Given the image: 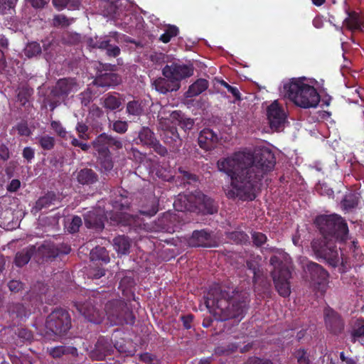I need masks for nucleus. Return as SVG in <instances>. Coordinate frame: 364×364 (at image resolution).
Wrapping results in <instances>:
<instances>
[{
    "label": "nucleus",
    "mask_w": 364,
    "mask_h": 364,
    "mask_svg": "<svg viewBox=\"0 0 364 364\" xmlns=\"http://www.w3.org/2000/svg\"><path fill=\"white\" fill-rule=\"evenodd\" d=\"M276 164L274 154L264 147L255 154L250 151H239L221 157L217 161L218 170L230 179L225 190L229 199L252 201L256 198V188L264 176Z\"/></svg>",
    "instance_id": "obj_1"
},
{
    "label": "nucleus",
    "mask_w": 364,
    "mask_h": 364,
    "mask_svg": "<svg viewBox=\"0 0 364 364\" xmlns=\"http://www.w3.org/2000/svg\"><path fill=\"white\" fill-rule=\"evenodd\" d=\"M112 294L109 291L92 290L85 302L75 301L73 305L80 314L94 323H100L105 313L112 325H134L135 316L132 310L123 299H111Z\"/></svg>",
    "instance_id": "obj_2"
},
{
    "label": "nucleus",
    "mask_w": 364,
    "mask_h": 364,
    "mask_svg": "<svg viewBox=\"0 0 364 364\" xmlns=\"http://www.w3.org/2000/svg\"><path fill=\"white\" fill-rule=\"evenodd\" d=\"M204 299L207 308L219 310L223 320L235 318L238 322L245 317L250 302L247 292L230 282L213 284Z\"/></svg>",
    "instance_id": "obj_3"
},
{
    "label": "nucleus",
    "mask_w": 364,
    "mask_h": 364,
    "mask_svg": "<svg viewBox=\"0 0 364 364\" xmlns=\"http://www.w3.org/2000/svg\"><path fill=\"white\" fill-rule=\"evenodd\" d=\"M92 144L97 156V165L100 172L102 175H108L112 171L114 164L110 149H122L124 146L122 139L103 132L92 141Z\"/></svg>",
    "instance_id": "obj_4"
},
{
    "label": "nucleus",
    "mask_w": 364,
    "mask_h": 364,
    "mask_svg": "<svg viewBox=\"0 0 364 364\" xmlns=\"http://www.w3.org/2000/svg\"><path fill=\"white\" fill-rule=\"evenodd\" d=\"M173 207L177 211H188L202 215H213L218 212L215 202L199 191L178 194L173 202Z\"/></svg>",
    "instance_id": "obj_5"
},
{
    "label": "nucleus",
    "mask_w": 364,
    "mask_h": 364,
    "mask_svg": "<svg viewBox=\"0 0 364 364\" xmlns=\"http://www.w3.org/2000/svg\"><path fill=\"white\" fill-rule=\"evenodd\" d=\"M314 224L322 235L321 238L333 239L339 242H346L348 240V224L340 215H318L314 220Z\"/></svg>",
    "instance_id": "obj_6"
},
{
    "label": "nucleus",
    "mask_w": 364,
    "mask_h": 364,
    "mask_svg": "<svg viewBox=\"0 0 364 364\" xmlns=\"http://www.w3.org/2000/svg\"><path fill=\"white\" fill-rule=\"evenodd\" d=\"M284 88L288 98L300 107H316L320 102V95L316 89L299 79L292 80L284 85Z\"/></svg>",
    "instance_id": "obj_7"
},
{
    "label": "nucleus",
    "mask_w": 364,
    "mask_h": 364,
    "mask_svg": "<svg viewBox=\"0 0 364 364\" xmlns=\"http://www.w3.org/2000/svg\"><path fill=\"white\" fill-rule=\"evenodd\" d=\"M271 252H275L278 255H272L269 259V264L273 267L271 271L275 289L278 294L282 297H288L291 294L290 279L291 278V272L284 262L283 259L285 254L274 247L271 248Z\"/></svg>",
    "instance_id": "obj_8"
},
{
    "label": "nucleus",
    "mask_w": 364,
    "mask_h": 364,
    "mask_svg": "<svg viewBox=\"0 0 364 364\" xmlns=\"http://www.w3.org/2000/svg\"><path fill=\"white\" fill-rule=\"evenodd\" d=\"M124 332L120 329L114 330L111 338L100 336L90 351V357L95 360H102L110 355L116 349L119 353H126L127 348L124 339Z\"/></svg>",
    "instance_id": "obj_9"
},
{
    "label": "nucleus",
    "mask_w": 364,
    "mask_h": 364,
    "mask_svg": "<svg viewBox=\"0 0 364 364\" xmlns=\"http://www.w3.org/2000/svg\"><path fill=\"white\" fill-rule=\"evenodd\" d=\"M111 204L113 208L112 212L116 211V213H109V218L114 224L127 226L129 228L136 226V217L124 212L130 205V200L127 196L122 193L115 194L111 200Z\"/></svg>",
    "instance_id": "obj_10"
},
{
    "label": "nucleus",
    "mask_w": 364,
    "mask_h": 364,
    "mask_svg": "<svg viewBox=\"0 0 364 364\" xmlns=\"http://www.w3.org/2000/svg\"><path fill=\"white\" fill-rule=\"evenodd\" d=\"M337 240L319 238L311 242L313 252L318 259L325 260L330 266L337 267L341 260L340 248L337 247Z\"/></svg>",
    "instance_id": "obj_11"
},
{
    "label": "nucleus",
    "mask_w": 364,
    "mask_h": 364,
    "mask_svg": "<svg viewBox=\"0 0 364 364\" xmlns=\"http://www.w3.org/2000/svg\"><path fill=\"white\" fill-rule=\"evenodd\" d=\"M45 326L48 333L65 335L72 326L70 316L66 310L56 308L47 316Z\"/></svg>",
    "instance_id": "obj_12"
},
{
    "label": "nucleus",
    "mask_w": 364,
    "mask_h": 364,
    "mask_svg": "<svg viewBox=\"0 0 364 364\" xmlns=\"http://www.w3.org/2000/svg\"><path fill=\"white\" fill-rule=\"evenodd\" d=\"M117 43L118 33L116 31L102 37L90 38L87 41L90 48L105 50L106 55L110 58H117L120 55L121 50Z\"/></svg>",
    "instance_id": "obj_13"
},
{
    "label": "nucleus",
    "mask_w": 364,
    "mask_h": 364,
    "mask_svg": "<svg viewBox=\"0 0 364 364\" xmlns=\"http://www.w3.org/2000/svg\"><path fill=\"white\" fill-rule=\"evenodd\" d=\"M189 246L192 247L211 248L218 245L213 232L207 229L196 230L188 240Z\"/></svg>",
    "instance_id": "obj_14"
},
{
    "label": "nucleus",
    "mask_w": 364,
    "mask_h": 364,
    "mask_svg": "<svg viewBox=\"0 0 364 364\" xmlns=\"http://www.w3.org/2000/svg\"><path fill=\"white\" fill-rule=\"evenodd\" d=\"M194 68L191 65H185L177 63H172L166 65L162 69V74L164 77L171 78L176 82L181 83L183 79L193 75Z\"/></svg>",
    "instance_id": "obj_15"
},
{
    "label": "nucleus",
    "mask_w": 364,
    "mask_h": 364,
    "mask_svg": "<svg viewBox=\"0 0 364 364\" xmlns=\"http://www.w3.org/2000/svg\"><path fill=\"white\" fill-rule=\"evenodd\" d=\"M78 89L79 85L75 78L64 77L57 81L50 95L54 97L65 100L70 94L77 92Z\"/></svg>",
    "instance_id": "obj_16"
},
{
    "label": "nucleus",
    "mask_w": 364,
    "mask_h": 364,
    "mask_svg": "<svg viewBox=\"0 0 364 364\" xmlns=\"http://www.w3.org/2000/svg\"><path fill=\"white\" fill-rule=\"evenodd\" d=\"M323 319L326 329L334 335H338L344 329L345 323L341 315L330 306L323 309Z\"/></svg>",
    "instance_id": "obj_17"
},
{
    "label": "nucleus",
    "mask_w": 364,
    "mask_h": 364,
    "mask_svg": "<svg viewBox=\"0 0 364 364\" xmlns=\"http://www.w3.org/2000/svg\"><path fill=\"white\" fill-rule=\"evenodd\" d=\"M267 112L271 129L279 130L284 127L287 115L283 108L279 105L277 101L272 102L267 107Z\"/></svg>",
    "instance_id": "obj_18"
},
{
    "label": "nucleus",
    "mask_w": 364,
    "mask_h": 364,
    "mask_svg": "<svg viewBox=\"0 0 364 364\" xmlns=\"http://www.w3.org/2000/svg\"><path fill=\"white\" fill-rule=\"evenodd\" d=\"M306 277L314 284L321 285L327 282L328 272L319 264L314 262H309L305 267Z\"/></svg>",
    "instance_id": "obj_19"
},
{
    "label": "nucleus",
    "mask_w": 364,
    "mask_h": 364,
    "mask_svg": "<svg viewBox=\"0 0 364 364\" xmlns=\"http://www.w3.org/2000/svg\"><path fill=\"white\" fill-rule=\"evenodd\" d=\"M39 250L43 257L53 260L58 257L69 254L71 248L65 243L46 242L39 247Z\"/></svg>",
    "instance_id": "obj_20"
},
{
    "label": "nucleus",
    "mask_w": 364,
    "mask_h": 364,
    "mask_svg": "<svg viewBox=\"0 0 364 364\" xmlns=\"http://www.w3.org/2000/svg\"><path fill=\"white\" fill-rule=\"evenodd\" d=\"M160 136L163 141L168 146L172 151L178 150L182 145L183 140L175 124L162 126Z\"/></svg>",
    "instance_id": "obj_21"
},
{
    "label": "nucleus",
    "mask_w": 364,
    "mask_h": 364,
    "mask_svg": "<svg viewBox=\"0 0 364 364\" xmlns=\"http://www.w3.org/2000/svg\"><path fill=\"white\" fill-rule=\"evenodd\" d=\"M106 219L107 216L105 214L104 210L100 208L88 211L84 215V221L86 227L97 231L103 230Z\"/></svg>",
    "instance_id": "obj_22"
},
{
    "label": "nucleus",
    "mask_w": 364,
    "mask_h": 364,
    "mask_svg": "<svg viewBox=\"0 0 364 364\" xmlns=\"http://www.w3.org/2000/svg\"><path fill=\"white\" fill-rule=\"evenodd\" d=\"M218 141V135L210 129H203L200 131L198 138L200 147L206 151L215 149Z\"/></svg>",
    "instance_id": "obj_23"
},
{
    "label": "nucleus",
    "mask_w": 364,
    "mask_h": 364,
    "mask_svg": "<svg viewBox=\"0 0 364 364\" xmlns=\"http://www.w3.org/2000/svg\"><path fill=\"white\" fill-rule=\"evenodd\" d=\"M348 16L343 23L351 31H362L364 28V16L355 11L346 10Z\"/></svg>",
    "instance_id": "obj_24"
},
{
    "label": "nucleus",
    "mask_w": 364,
    "mask_h": 364,
    "mask_svg": "<svg viewBox=\"0 0 364 364\" xmlns=\"http://www.w3.org/2000/svg\"><path fill=\"white\" fill-rule=\"evenodd\" d=\"M153 85L155 90L161 94L175 92L181 87V83L174 82L173 80L168 77H159L156 79Z\"/></svg>",
    "instance_id": "obj_25"
},
{
    "label": "nucleus",
    "mask_w": 364,
    "mask_h": 364,
    "mask_svg": "<svg viewBox=\"0 0 364 364\" xmlns=\"http://www.w3.org/2000/svg\"><path fill=\"white\" fill-rule=\"evenodd\" d=\"M121 81L120 76L114 73H97L94 80V84L98 87H107L118 85Z\"/></svg>",
    "instance_id": "obj_26"
},
{
    "label": "nucleus",
    "mask_w": 364,
    "mask_h": 364,
    "mask_svg": "<svg viewBox=\"0 0 364 364\" xmlns=\"http://www.w3.org/2000/svg\"><path fill=\"white\" fill-rule=\"evenodd\" d=\"M170 117L171 123L178 125L185 132L192 129L194 125V120L190 117H187L181 110L173 111Z\"/></svg>",
    "instance_id": "obj_27"
},
{
    "label": "nucleus",
    "mask_w": 364,
    "mask_h": 364,
    "mask_svg": "<svg viewBox=\"0 0 364 364\" xmlns=\"http://www.w3.org/2000/svg\"><path fill=\"white\" fill-rule=\"evenodd\" d=\"M145 101L136 97L129 101L126 105V113L129 117H139L145 113Z\"/></svg>",
    "instance_id": "obj_28"
},
{
    "label": "nucleus",
    "mask_w": 364,
    "mask_h": 364,
    "mask_svg": "<svg viewBox=\"0 0 364 364\" xmlns=\"http://www.w3.org/2000/svg\"><path fill=\"white\" fill-rule=\"evenodd\" d=\"M57 200V195L53 191H49L36 200L31 212L36 214L43 209L48 208L51 205H54Z\"/></svg>",
    "instance_id": "obj_29"
},
{
    "label": "nucleus",
    "mask_w": 364,
    "mask_h": 364,
    "mask_svg": "<svg viewBox=\"0 0 364 364\" xmlns=\"http://www.w3.org/2000/svg\"><path fill=\"white\" fill-rule=\"evenodd\" d=\"M77 181L82 185L91 186L99 181V176L92 168H84L77 172Z\"/></svg>",
    "instance_id": "obj_30"
},
{
    "label": "nucleus",
    "mask_w": 364,
    "mask_h": 364,
    "mask_svg": "<svg viewBox=\"0 0 364 364\" xmlns=\"http://www.w3.org/2000/svg\"><path fill=\"white\" fill-rule=\"evenodd\" d=\"M48 353L53 358H60L64 355L77 356V349L74 346H58L47 348Z\"/></svg>",
    "instance_id": "obj_31"
},
{
    "label": "nucleus",
    "mask_w": 364,
    "mask_h": 364,
    "mask_svg": "<svg viewBox=\"0 0 364 364\" xmlns=\"http://www.w3.org/2000/svg\"><path fill=\"white\" fill-rule=\"evenodd\" d=\"M156 139L155 134L149 127H142L139 131L138 137L135 140L137 144H141L149 147Z\"/></svg>",
    "instance_id": "obj_32"
},
{
    "label": "nucleus",
    "mask_w": 364,
    "mask_h": 364,
    "mask_svg": "<svg viewBox=\"0 0 364 364\" xmlns=\"http://www.w3.org/2000/svg\"><path fill=\"white\" fill-rule=\"evenodd\" d=\"M208 86L209 82L207 80L199 78L189 86L188 90L185 93V96L186 97L198 96L205 91L208 88Z\"/></svg>",
    "instance_id": "obj_33"
},
{
    "label": "nucleus",
    "mask_w": 364,
    "mask_h": 364,
    "mask_svg": "<svg viewBox=\"0 0 364 364\" xmlns=\"http://www.w3.org/2000/svg\"><path fill=\"white\" fill-rule=\"evenodd\" d=\"M122 101L123 98L119 93H108L105 96L103 106L107 109L114 111L122 106Z\"/></svg>",
    "instance_id": "obj_34"
},
{
    "label": "nucleus",
    "mask_w": 364,
    "mask_h": 364,
    "mask_svg": "<svg viewBox=\"0 0 364 364\" xmlns=\"http://www.w3.org/2000/svg\"><path fill=\"white\" fill-rule=\"evenodd\" d=\"M113 247L119 255H127L129 252L131 243L127 237L119 235L113 239Z\"/></svg>",
    "instance_id": "obj_35"
},
{
    "label": "nucleus",
    "mask_w": 364,
    "mask_h": 364,
    "mask_svg": "<svg viewBox=\"0 0 364 364\" xmlns=\"http://www.w3.org/2000/svg\"><path fill=\"white\" fill-rule=\"evenodd\" d=\"M8 311L13 317H26L32 313L31 309H27L23 304L11 303L8 306Z\"/></svg>",
    "instance_id": "obj_36"
},
{
    "label": "nucleus",
    "mask_w": 364,
    "mask_h": 364,
    "mask_svg": "<svg viewBox=\"0 0 364 364\" xmlns=\"http://www.w3.org/2000/svg\"><path fill=\"white\" fill-rule=\"evenodd\" d=\"M33 252L34 247L23 249L21 251L18 252L16 254L14 259L15 264L18 267H21L28 264L33 254Z\"/></svg>",
    "instance_id": "obj_37"
},
{
    "label": "nucleus",
    "mask_w": 364,
    "mask_h": 364,
    "mask_svg": "<svg viewBox=\"0 0 364 364\" xmlns=\"http://www.w3.org/2000/svg\"><path fill=\"white\" fill-rule=\"evenodd\" d=\"M246 267L252 274V282L257 284L262 278L263 272L260 269L259 264L255 259H247L246 261Z\"/></svg>",
    "instance_id": "obj_38"
},
{
    "label": "nucleus",
    "mask_w": 364,
    "mask_h": 364,
    "mask_svg": "<svg viewBox=\"0 0 364 364\" xmlns=\"http://www.w3.org/2000/svg\"><path fill=\"white\" fill-rule=\"evenodd\" d=\"M103 12L106 16L116 18L118 16L119 2L120 0H102Z\"/></svg>",
    "instance_id": "obj_39"
},
{
    "label": "nucleus",
    "mask_w": 364,
    "mask_h": 364,
    "mask_svg": "<svg viewBox=\"0 0 364 364\" xmlns=\"http://www.w3.org/2000/svg\"><path fill=\"white\" fill-rule=\"evenodd\" d=\"M90 259L92 261H102L107 264L110 261L109 252L104 247L97 246L90 252Z\"/></svg>",
    "instance_id": "obj_40"
},
{
    "label": "nucleus",
    "mask_w": 364,
    "mask_h": 364,
    "mask_svg": "<svg viewBox=\"0 0 364 364\" xmlns=\"http://www.w3.org/2000/svg\"><path fill=\"white\" fill-rule=\"evenodd\" d=\"M226 237L235 244L245 245L249 242L248 235L242 230L225 232Z\"/></svg>",
    "instance_id": "obj_41"
},
{
    "label": "nucleus",
    "mask_w": 364,
    "mask_h": 364,
    "mask_svg": "<svg viewBox=\"0 0 364 364\" xmlns=\"http://www.w3.org/2000/svg\"><path fill=\"white\" fill-rule=\"evenodd\" d=\"M33 93V90L28 87H22L17 94V101L24 107H29L30 98Z\"/></svg>",
    "instance_id": "obj_42"
},
{
    "label": "nucleus",
    "mask_w": 364,
    "mask_h": 364,
    "mask_svg": "<svg viewBox=\"0 0 364 364\" xmlns=\"http://www.w3.org/2000/svg\"><path fill=\"white\" fill-rule=\"evenodd\" d=\"M37 144L45 151L52 150L55 145V139L53 136L44 134L36 138Z\"/></svg>",
    "instance_id": "obj_43"
},
{
    "label": "nucleus",
    "mask_w": 364,
    "mask_h": 364,
    "mask_svg": "<svg viewBox=\"0 0 364 364\" xmlns=\"http://www.w3.org/2000/svg\"><path fill=\"white\" fill-rule=\"evenodd\" d=\"M23 51L27 58H31L40 55L42 52V48L40 43L32 41L27 43Z\"/></svg>",
    "instance_id": "obj_44"
},
{
    "label": "nucleus",
    "mask_w": 364,
    "mask_h": 364,
    "mask_svg": "<svg viewBox=\"0 0 364 364\" xmlns=\"http://www.w3.org/2000/svg\"><path fill=\"white\" fill-rule=\"evenodd\" d=\"M178 33L179 29L176 26L168 25L165 29L164 33L161 35L159 40L164 43H167L170 42L173 37L178 36Z\"/></svg>",
    "instance_id": "obj_45"
},
{
    "label": "nucleus",
    "mask_w": 364,
    "mask_h": 364,
    "mask_svg": "<svg viewBox=\"0 0 364 364\" xmlns=\"http://www.w3.org/2000/svg\"><path fill=\"white\" fill-rule=\"evenodd\" d=\"M358 197L354 193H350L345 196L342 200V205L345 210H348L356 208L358 205Z\"/></svg>",
    "instance_id": "obj_46"
},
{
    "label": "nucleus",
    "mask_w": 364,
    "mask_h": 364,
    "mask_svg": "<svg viewBox=\"0 0 364 364\" xmlns=\"http://www.w3.org/2000/svg\"><path fill=\"white\" fill-rule=\"evenodd\" d=\"M158 203L155 198H152L150 201V208H147L146 206L142 207V208L139 210L141 215L152 217L156 214L158 212Z\"/></svg>",
    "instance_id": "obj_47"
},
{
    "label": "nucleus",
    "mask_w": 364,
    "mask_h": 364,
    "mask_svg": "<svg viewBox=\"0 0 364 364\" xmlns=\"http://www.w3.org/2000/svg\"><path fill=\"white\" fill-rule=\"evenodd\" d=\"M89 127L82 121L78 122L75 127L76 132L77 133L78 137L82 139L87 141L90 139V136L88 133Z\"/></svg>",
    "instance_id": "obj_48"
},
{
    "label": "nucleus",
    "mask_w": 364,
    "mask_h": 364,
    "mask_svg": "<svg viewBox=\"0 0 364 364\" xmlns=\"http://www.w3.org/2000/svg\"><path fill=\"white\" fill-rule=\"evenodd\" d=\"M251 236L253 245L256 247H261L267 241L266 235L260 232L253 231Z\"/></svg>",
    "instance_id": "obj_49"
},
{
    "label": "nucleus",
    "mask_w": 364,
    "mask_h": 364,
    "mask_svg": "<svg viewBox=\"0 0 364 364\" xmlns=\"http://www.w3.org/2000/svg\"><path fill=\"white\" fill-rule=\"evenodd\" d=\"M16 334L22 342L31 341L33 337L32 331L26 328H18Z\"/></svg>",
    "instance_id": "obj_50"
},
{
    "label": "nucleus",
    "mask_w": 364,
    "mask_h": 364,
    "mask_svg": "<svg viewBox=\"0 0 364 364\" xmlns=\"http://www.w3.org/2000/svg\"><path fill=\"white\" fill-rule=\"evenodd\" d=\"M129 124L126 121L116 120L113 122L112 129L115 132L123 134L128 130Z\"/></svg>",
    "instance_id": "obj_51"
},
{
    "label": "nucleus",
    "mask_w": 364,
    "mask_h": 364,
    "mask_svg": "<svg viewBox=\"0 0 364 364\" xmlns=\"http://www.w3.org/2000/svg\"><path fill=\"white\" fill-rule=\"evenodd\" d=\"M50 127L58 136L63 139L67 138L68 132L59 121H52Z\"/></svg>",
    "instance_id": "obj_52"
},
{
    "label": "nucleus",
    "mask_w": 364,
    "mask_h": 364,
    "mask_svg": "<svg viewBox=\"0 0 364 364\" xmlns=\"http://www.w3.org/2000/svg\"><path fill=\"white\" fill-rule=\"evenodd\" d=\"M294 356L297 360V362L299 364H309L310 360L309 355H307V352L304 348H299L296 350L294 353Z\"/></svg>",
    "instance_id": "obj_53"
},
{
    "label": "nucleus",
    "mask_w": 364,
    "mask_h": 364,
    "mask_svg": "<svg viewBox=\"0 0 364 364\" xmlns=\"http://www.w3.org/2000/svg\"><path fill=\"white\" fill-rule=\"evenodd\" d=\"M71 141L70 144L72 146L75 147H79L82 151L85 152H88L91 147H92V142L90 144L82 142L77 139H76L74 136H70Z\"/></svg>",
    "instance_id": "obj_54"
},
{
    "label": "nucleus",
    "mask_w": 364,
    "mask_h": 364,
    "mask_svg": "<svg viewBox=\"0 0 364 364\" xmlns=\"http://www.w3.org/2000/svg\"><path fill=\"white\" fill-rule=\"evenodd\" d=\"M16 129L20 136H29L31 134L28 123L25 121L18 123L16 126Z\"/></svg>",
    "instance_id": "obj_55"
},
{
    "label": "nucleus",
    "mask_w": 364,
    "mask_h": 364,
    "mask_svg": "<svg viewBox=\"0 0 364 364\" xmlns=\"http://www.w3.org/2000/svg\"><path fill=\"white\" fill-rule=\"evenodd\" d=\"M220 85L225 87L228 91L233 95V97L235 98V100L240 101L242 100L240 92L237 87L229 85L223 80L220 81Z\"/></svg>",
    "instance_id": "obj_56"
},
{
    "label": "nucleus",
    "mask_w": 364,
    "mask_h": 364,
    "mask_svg": "<svg viewBox=\"0 0 364 364\" xmlns=\"http://www.w3.org/2000/svg\"><path fill=\"white\" fill-rule=\"evenodd\" d=\"M179 172L182 175L183 180L189 184L196 183L198 181V177L194 173L183 170L181 168H179Z\"/></svg>",
    "instance_id": "obj_57"
},
{
    "label": "nucleus",
    "mask_w": 364,
    "mask_h": 364,
    "mask_svg": "<svg viewBox=\"0 0 364 364\" xmlns=\"http://www.w3.org/2000/svg\"><path fill=\"white\" fill-rule=\"evenodd\" d=\"M149 147L152 148L154 151L161 156H166L168 154L166 147L163 146L158 139L155 140Z\"/></svg>",
    "instance_id": "obj_58"
},
{
    "label": "nucleus",
    "mask_w": 364,
    "mask_h": 364,
    "mask_svg": "<svg viewBox=\"0 0 364 364\" xmlns=\"http://www.w3.org/2000/svg\"><path fill=\"white\" fill-rule=\"evenodd\" d=\"M11 157V152L9 147L4 142L0 141V161L6 162Z\"/></svg>",
    "instance_id": "obj_59"
},
{
    "label": "nucleus",
    "mask_w": 364,
    "mask_h": 364,
    "mask_svg": "<svg viewBox=\"0 0 364 364\" xmlns=\"http://www.w3.org/2000/svg\"><path fill=\"white\" fill-rule=\"evenodd\" d=\"M82 219L80 216L75 215L73 217L68 230L70 232H76L79 230L80 227L82 225Z\"/></svg>",
    "instance_id": "obj_60"
},
{
    "label": "nucleus",
    "mask_w": 364,
    "mask_h": 364,
    "mask_svg": "<svg viewBox=\"0 0 364 364\" xmlns=\"http://www.w3.org/2000/svg\"><path fill=\"white\" fill-rule=\"evenodd\" d=\"M24 284L18 280H11L8 283V287L11 292L18 293L23 289Z\"/></svg>",
    "instance_id": "obj_61"
},
{
    "label": "nucleus",
    "mask_w": 364,
    "mask_h": 364,
    "mask_svg": "<svg viewBox=\"0 0 364 364\" xmlns=\"http://www.w3.org/2000/svg\"><path fill=\"white\" fill-rule=\"evenodd\" d=\"M53 25L55 26L66 27L70 25L68 18L64 15H57L53 18Z\"/></svg>",
    "instance_id": "obj_62"
},
{
    "label": "nucleus",
    "mask_w": 364,
    "mask_h": 364,
    "mask_svg": "<svg viewBox=\"0 0 364 364\" xmlns=\"http://www.w3.org/2000/svg\"><path fill=\"white\" fill-rule=\"evenodd\" d=\"M134 280L130 277H123L119 282V287L122 291L127 290L134 285Z\"/></svg>",
    "instance_id": "obj_63"
},
{
    "label": "nucleus",
    "mask_w": 364,
    "mask_h": 364,
    "mask_svg": "<svg viewBox=\"0 0 364 364\" xmlns=\"http://www.w3.org/2000/svg\"><path fill=\"white\" fill-rule=\"evenodd\" d=\"M22 156L28 163L31 162L34 159V149L30 146L25 147L23 150Z\"/></svg>",
    "instance_id": "obj_64"
}]
</instances>
